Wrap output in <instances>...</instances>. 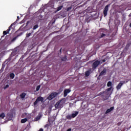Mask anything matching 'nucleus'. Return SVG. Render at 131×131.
I'll return each instance as SVG.
<instances>
[{
    "label": "nucleus",
    "instance_id": "obj_1",
    "mask_svg": "<svg viewBox=\"0 0 131 131\" xmlns=\"http://www.w3.org/2000/svg\"><path fill=\"white\" fill-rule=\"evenodd\" d=\"M58 95H59L58 93H52L49 97H48L47 99L48 100H53V99H54V98H56V97Z\"/></svg>",
    "mask_w": 131,
    "mask_h": 131
},
{
    "label": "nucleus",
    "instance_id": "obj_2",
    "mask_svg": "<svg viewBox=\"0 0 131 131\" xmlns=\"http://www.w3.org/2000/svg\"><path fill=\"white\" fill-rule=\"evenodd\" d=\"M38 102H43V98L41 97H38L36 101L34 102V105L35 106L36 105H37L38 103Z\"/></svg>",
    "mask_w": 131,
    "mask_h": 131
},
{
    "label": "nucleus",
    "instance_id": "obj_3",
    "mask_svg": "<svg viewBox=\"0 0 131 131\" xmlns=\"http://www.w3.org/2000/svg\"><path fill=\"white\" fill-rule=\"evenodd\" d=\"M66 102V98H63L57 102L58 103L59 106H60V108H62V107H63V105L65 104Z\"/></svg>",
    "mask_w": 131,
    "mask_h": 131
},
{
    "label": "nucleus",
    "instance_id": "obj_4",
    "mask_svg": "<svg viewBox=\"0 0 131 131\" xmlns=\"http://www.w3.org/2000/svg\"><path fill=\"white\" fill-rule=\"evenodd\" d=\"M125 81H120V83L118 84V85L116 86V89L117 90H120V89H121V86L122 85H123V84H124V83H125ZM126 82H127V81H126Z\"/></svg>",
    "mask_w": 131,
    "mask_h": 131
},
{
    "label": "nucleus",
    "instance_id": "obj_5",
    "mask_svg": "<svg viewBox=\"0 0 131 131\" xmlns=\"http://www.w3.org/2000/svg\"><path fill=\"white\" fill-rule=\"evenodd\" d=\"M99 65H100V61L99 60H96L93 64V69H96V68H97Z\"/></svg>",
    "mask_w": 131,
    "mask_h": 131
},
{
    "label": "nucleus",
    "instance_id": "obj_6",
    "mask_svg": "<svg viewBox=\"0 0 131 131\" xmlns=\"http://www.w3.org/2000/svg\"><path fill=\"white\" fill-rule=\"evenodd\" d=\"M109 6L110 5H106L104 8V10L103 11V14H104V17H106V16H107Z\"/></svg>",
    "mask_w": 131,
    "mask_h": 131
},
{
    "label": "nucleus",
    "instance_id": "obj_7",
    "mask_svg": "<svg viewBox=\"0 0 131 131\" xmlns=\"http://www.w3.org/2000/svg\"><path fill=\"white\" fill-rule=\"evenodd\" d=\"M70 92H71V90H70V89L64 90L63 94L64 97H67V95H68V94H69V93H70Z\"/></svg>",
    "mask_w": 131,
    "mask_h": 131
},
{
    "label": "nucleus",
    "instance_id": "obj_8",
    "mask_svg": "<svg viewBox=\"0 0 131 131\" xmlns=\"http://www.w3.org/2000/svg\"><path fill=\"white\" fill-rule=\"evenodd\" d=\"M11 27H12V26H10L9 27V29L7 31H4L3 32V34L4 35H6L8 34V33H9V32H10V31L11 30Z\"/></svg>",
    "mask_w": 131,
    "mask_h": 131
},
{
    "label": "nucleus",
    "instance_id": "obj_9",
    "mask_svg": "<svg viewBox=\"0 0 131 131\" xmlns=\"http://www.w3.org/2000/svg\"><path fill=\"white\" fill-rule=\"evenodd\" d=\"M7 118L8 119V120H12V119L13 118V115L11 114H8Z\"/></svg>",
    "mask_w": 131,
    "mask_h": 131
},
{
    "label": "nucleus",
    "instance_id": "obj_10",
    "mask_svg": "<svg viewBox=\"0 0 131 131\" xmlns=\"http://www.w3.org/2000/svg\"><path fill=\"white\" fill-rule=\"evenodd\" d=\"M77 115H78V112L75 111L72 114V117L74 118L75 117H76Z\"/></svg>",
    "mask_w": 131,
    "mask_h": 131
},
{
    "label": "nucleus",
    "instance_id": "obj_11",
    "mask_svg": "<svg viewBox=\"0 0 131 131\" xmlns=\"http://www.w3.org/2000/svg\"><path fill=\"white\" fill-rule=\"evenodd\" d=\"M42 116V115H41V114H39L35 118V121H37L38 120H39L40 119V118H41V117Z\"/></svg>",
    "mask_w": 131,
    "mask_h": 131
},
{
    "label": "nucleus",
    "instance_id": "obj_12",
    "mask_svg": "<svg viewBox=\"0 0 131 131\" xmlns=\"http://www.w3.org/2000/svg\"><path fill=\"white\" fill-rule=\"evenodd\" d=\"M114 109V107H111L110 108L107 109L106 111L105 112V114H107V113H109L110 112H111L112 110Z\"/></svg>",
    "mask_w": 131,
    "mask_h": 131
},
{
    "label": "nucleus",
    "instance_id": "obj_13",
    "mask_svg": "<svg viewBox=\"0 0 131 131\" xmlns=\"http://www.w3.org/2000/svg\"><path fill=\"white\" fill-rule=\"evenodd\" d=\"M106 69H104L100 74V76H102V75H105L106 74Z\"/></svg>",
    "mask_w": 131,
    "mask_h": 131
},
{
    "label": "nucleus",
    "instance_id": "obj_14",
    "mask_svg": "<svg viewBox=\"0 0 131 131\" xmlns=\"http://www.w3.org/2000/svg\"><path fill=\"white\" fill-rule=\"evenodd\" d=\"M111 90H112V87H111V88L107 89L106 90V91H105L104 93H106V95H109V92H110V91H111Z\"/></svg>",
    "mask_w": 131,
    "mask_h": 131
},
{
    "label": "nucleus",
    "instance_id": "obj_15",
    "mask_svg": "<svg viewBox=\"0 0 131 131\" xmlns=\"http://www.w3.org/2000/svg\"><path fill=\"white\" fill-rule=\"evenodd\" d=\"M25 96H26V94L23 93L20 95V98H21V99H24L25 98Z\"/></svg>",
    "mask_w": 131,
    "mask_h": 131
},
{
    "label": "nucleus",
    "instance_id": "obj_16",
    "mask_svg": "<svg viewBox=\"0 0 131 131\" xmlns=\"http://www.w3.org/2000/svg\"><path fill=\"white\" fill-rule=\"evenodd\" d=\"M66 118H67V119H71L72 118V115H68L66 116Z\"/></svg>",
    "mask_w": 131,
    "mask_h": 131
},
{
    "label": "nucleus",
    "instance_id": "obj_17",
    "mask_svg": "<svg viewBox=\"0 0 131 131\" xmlns=\"http://www.w3.org/2000/svg\"><path fill=\"white\" fill-rule=\"evenodd\" d=\"M55 108H61V106H60V105L59 104L58 102H57L55 105Z\"/></svg>",
    "mask_w": 131,
    "mask_h": 131
},
{
    "label": "nucleus",
    "instance_id": "obj_18",
    "mask_svg": "<svg viewBox=\"0 0 131 131\" xmlns=\"http://www.w3.org/2000/svg\"><path fill=\"white\" fill-rule=\"evenodd\" d=\"M26 121H27V119H26V118L23 119L21 120V123H25V122H26Z\"/></svg>",
    "mask_w": 131,
    "mask_h": 131
},
{
    "label": "nucleus",
    "instance_id": "obj_19",
    "mask_svg": "<svg viewBox=\"0 0 131 131\" xmlns=\"http://www.w3.org/2000/svg\"><path fill=\"white\" fill-rule=\"evenodd\" d=\"M90 73H91V72H90V71H87L85 72V76H89Z\"/></svg>",
    "mask_w": 131,
    "mask_h": 131
},
{
    "label": "nucleus",
    "instance_id": "obj_20",
    "mask_svg": "<svg viewBox=\"0 0 131 131\" xmlns=\"http://www.w3.org/2000/svg\"><path fill=\"white\" fill-rule=\"evenodd\" d=\"M10 77L13 79L15 77V74L14 73H11L10 74Z\"/></svg>",
    "mask_w": 131,
    "mask_h": 131
},
{
    "label": "nucleus",
    "instance_id": "obj_21",
    "mask_svg": "<svg viewBox=\"0 0 131 131\" xmlns=\"http://www.w3.org/2000/svg\"><path fill=\"white\" fill-rule=\"evenodd\" d=\"M62 8H63V6H60L58 7L57 9V12L60 11V10H62Z\"/></svg>",
    "mask_w": 131,
    "mask_h": 131
},
{
    "label": "nucleus",
    "instance_id": "obj_22",
    "mask_svg": "<svg viewBox=\"0 0 131 131\" xmlns=\"http://www.w3.org/2000/svg\"><path fill=\"white\" fill-rule=\"evenodd\" d=\"M5 113H3L1 114H0V117L1 118H4L5 117Z\"/></svg>",
    "mask_w": 131,
    "mask_h": 131
},
{
    "label": "nucleus",
    "instance_id": "obj_23",
    "mask_svg": "<svg viewBox=\"0 0 131 131\" xmlns=\"http://www.w3.org/2000/svg\"><path fill=\"white\" fill-rule=\"evenodd\" d=\"M107 85V86H111L112 85V82L111 81L108 82Z\"/></svg>",
    "mask_w": 131,
    "mask_h": 131
},
{
    "label": "nucleus",
    "instance_id": "obj_24",
    "mask_svg": "<svg viewBox=\"0 0 131 131\" xmlns=\"http://www.w3.org/2000/svg\"><path fill=\"white\" fill-rule=\"evenodd\" d=\"M39 89H40V85L37 86L36 89V92H38V91H39Z\"/></svg>",
    "mask_w": 131,
    "mask_h": 131
},
{
    "label": "nucleus",
    "instance_id": "obj_25",
    "mask_svg": "<svg viewBox=\"0 0 131 131\" xmlns=\"http://www.w3.org/2000/svg\"><path fill=\"white\" fill-rule=\"evenodd\" d=\"M38 28V26L37 25H36L35 26H34L33 29L34 30H35V29H36Z\"/></svg>",
    "mask_w": 131,
    "mask_h": 131
},
{
    "label": "nucleus",
    "instance_id": "obj_26",
    "mask_svg": "<svg viewBox=\"0 0 131 131\" xmlns=\"http://www.w3.org/2000/svg\"><path fill=\"white\" fill-rule=\"evenodd\" d=\"M8 88H9V84H7V85L4 87V89H5V90H6V89H8Z\"/></svg>",
    "mask_w": 131,
    "mask_h": 131
},
{
    "label": "nucleus",
    "instance_id": "obj_27",
    "mask_svg": "<svg viewBox=\"0 0 131 131\" xmlns=\"http://www.w3.org/2000/svg\"><path fill=\"white\" fill-rule=\"evenodd\" d=\"M31 35V33H29V34H28L27 35V36L28 37H29V36H30Z\"/></svg>",
    "mask_w": 131,
    "mask_h": 131
},
{
    "label": "nucleus",
    "instance_id": "obj_28",
    "mask_svg": "<svg viewBox=\"0 0 131 131\" xmlns=\"http://www.w3.org/2000/svg\"><path fill=\"white\" fill-rule=\"evenodd\" d=\"M45 127L47 128V127H49V124H46L45 125Z\"/></svg>",
    "mask_w": 131,
    "mask_h": 131
},
{
    "label": "nucleus",
    "instance_id": "obj_29",
    "mask_svg": "<svg viewBox=\"0 0 131 131\" xmlns=\"http://www.w3.org/2000/svg\"><path fill=\"white\" fill-rule=\"evenodd\" d=\"M62 61H66V57H64L63 59H62Z\"/></svg>",
    "mask_w": 131,
    "mask_h": 131
},
{
    "label": "nucleus",
    "instance_id": "obj_30",
    "mask_svg": "<svg viewBox=\"0 0 131 131\" xmlns=\"http://www.w3.org/2000/svg\"><path fill=\"white\" fill-rule=\"evenodd\" d=\"M39 131H43V129L42 128H40Z\"/></svg>",
    "mask_w": 131,
    "mask_h": 131
},
{
    "label": "nucleus",
    "instance_id": "obj_31",
    "mask_svg": "<svg viewBox=\"0 0 131 131\" xmlns=\"http://www.w3.org/2000/svg\"><path fill=\"white\" fill-rule=\"evenodd\" d=\"M103 36H105V34H102L101 35V37H103Z\"/></svg>",
    "mask_w": 131,
    "mask_h": 131
},
{
    "label": "nucleus",
    "instance_id": "obj_32",
    "mask_svg": "<svg viewBox=\"0 0 131 131\" xmlns=\"http://www.w3.org/2000/svg\"><path fill=\"white\" fill-rule=\"evenodd\" d=\"M68 131H71V128H69V129H68Z\"/></svg>",
    "mask_w": 131,
    "mask_h": 131
},
{
    "label": "nucleus",
    "instance_id": "obj_33",
    "mask_svg": "<svg viewBox=\"0 0 131 131\" xmlns=\"http://www.w3.org/2000/svg\"><path fill=\"white\" fill-rule=\"evenodd\" d=\"M17 19H19V16H17Z\"/></svg>",
    "mask_w": 131,
    "mask_h": 131
},
{
    "label": "nucleus",
    "instance_id": "obj_34",
    "mask_svg": "<svg viewBox=\"0 0 131 131\" xmlns=\"http://www.w3.org/2000/svg\"><path fill=\"white\" fill-rule=\"evenodd\" d=\"M130 27H131V23L130 24Z\"/></svg>",
    "mask_w": 131,
    "mask_h": 131
},
{
    "label": "nucleus",
    "instance_id": "obj_35",
    "mask_svg": "<svg viewBox=\"0 0 131 131\" xmlns=\"http://www.w3.org/2000/svg\"><path fill=\"white\" fill-rule=\"evenodd\" d=\"M103 62H105V60H103Z\"/></svg>",
    "mask_w": 131,
    "mask_h": 131
}]
</instances>
